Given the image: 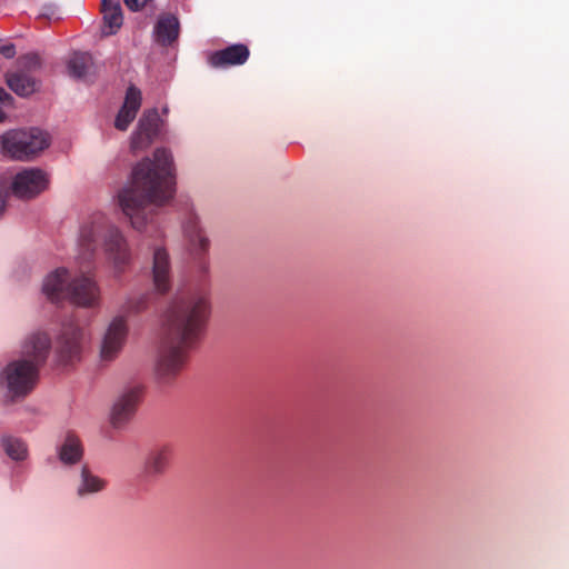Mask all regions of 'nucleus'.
<instances>
[{
  "instance_id": "c85d7f7f",
  "label": "nucleus",
  "mask_w": 569,
  "mask_h": 569,
  "mask_svg": "<svg viewBox=\"0 0 569 569\" xmlns=\"http://www.w3.org/2000/svg\"><path fill=\"white\" fill-rule=\"evenodd\" d=\"M12 100L11 96L8 94L3 88L0 87V101L1 102H10Z\"/></svg>"
},
{
  "instance_id": "7ed1b4c3",
  "label": "nucleus",
  "mask_w": 569,
  "mask_h": 569,
  "mask_svg": "<svg viewBox=\"0 0 569 569\" xmlns=\"http://www.w3.org/2000/svg\"><path fill=\"white\" fill-rule=\"evenodd\" d=\"M99 246L114 274H120L130 263L131 248L121 228L104 212L94 211L79 224L74 259L83 264H92Z\"/></svg>"
},
{
  "instance_id": "4468645a",
  "label": "nucleus",
  "mask_w": 569,
  "mask_h": 569,
  "mask_svg": "<svg viewBox=\"0 0 569 569\" xmlns=\"http://www.w3.org/2000/svg\"><path fill=\"white\" fill-rule=\"evenodd\" d=\"M152 284L159 295L167 293L171 288L170 258L163 248H157L153 252Z\"/></svg>"
},
{
  "instance_id": "7c9ffc66",
  "label": "nucleus",
  "mask_w": 569,
  "mask_h": 569,
  "mask_svg": "<svg viewBox=\"0 0 569 569\" xmlns=\"http://www.w3.org/2000/svg\"><path fill=\"white\" fill-rule=\"evenodd\" d=\"M6 118L4 112L0 109V122H2Z\"/></svg>"
},
{
  "instance_id": "dca6fc26",
  "label": "nucleus",
  "mask_w": 569,
  "mask_h": 569,
  "mask_svg": "<svg viewBox=\"0 0 569 569\" xmlns=\"http://www.w3.org/2000/svg\"><path fill=\"white\" fill-rule=\"evenodd\" d=\"M142 93L141 91L131 86L128 88L124 101L114 119V128L119 131H127L131 122L136 119L137 113L141 107Z\"/></svg>"
},
{
  "instance_id": "9b49d317",
  "label": "nucleus",
  "mask_w": 569,
  "mask_h": 569,
  "mask_svg": "<svg viewBox=\"0 0 569 569\" xmlns=\"http://www.w3.org/2000/svg\"><path fill=\"white\" fill-rule=\"evenodd\" d=\"M73 277V267H58L49 271L42 279L41 291L52 302L67 299Z\"/></svg>"
},
{
  "instance_id": "6e6552de",
  "label": "nucleus",
  "mask_w": 569,
  "mask_h": 569,
  "mask_svg": "<svg viewBox=\"0 0 569 569\" xmlns=\"http://www.w3.org/2000/svg\"><path fill=\"white\" fill-rule=\"evenodd\" d=\"M143 395V386L131 382L124 386L116 397L109 415L112 428L122 429L133 418Z\"/></svg>"
},
{
  "instance_id": "f8f14e48",
  "label": "nucleus",
  "mask_w": 569,
  "mask_h": 569,
  "mask_svg": "<svg viewBox=\"0 0 569 569\" xmlns=\"http://www.w3.org/2000/svg\"><path fill=\"white\" fill-rule=\"evenodd\" d=\"M51 349V340L47 332L34 331L28 335L21 345L19 358H27L39 370L47 360Z\"/></svg>"
},
{
  "instance_id": "412c9836",
  "label": "nucleus",
  "mask_w": 569,
  "mask_h": 569,
  "mask_svg": "<svg viewBox=\"0 0 569 569\" xmlns=\"http://www.w3.org/2000/svg\"><path fill=\"white\" fill-rule=\"evenodd\" d=\"M102 12L104 27L103 34L110 36L116 33L123 23V14L119 2L111 0H102Z\"/></svg>"
},
{
  "instance_id": "c756f323",
  "label": "nucleus",
  "mask_w": 569,
  "mask_h": 569,
  "mask_svg": "<svg viewBox=\"0 0 569 569\" xmlns=\"http://www.w3.org/2000/svg\"><path fill=\"white\" fill-rule=\"evenodd\" d=\"M6 209V197L2 192V190L0 189V216L3 213Z\"/></svg>"
},
{
  "instance_id": "f03ea898",
  "label": "nucleus",
  "mask_w": 569,
  "mask_h": 569,
  "mask_svg": "<svg viewBox=\"0 0 569 569\" xmlns=\"http://www.w3.org/2000/svg\"><path fill=\"white\" fill-rule=\"evenodd\" d=\"M210 315L208 298L201 293L180 297L166 315V340L159 352L156 378L167 386L183 368L189 351L198 343Z\"/></svg>"
},
{
  "instance_id": "1a4fd4ad",
  "label": "nucleus",
  "mask_w": 569,
  "mask_h": 569,
  "mask_svg": "<svg viewBox=\"0 0 569 569\" xmlns=\"http://www.w3.org/2000/svg\"><path fill=\"white\" fill-rule=\"evenodd\" d=\"M129 333L128 319L117 315L106 326L99 343V357L103 362L113 361L121 352Z\"/></svg>"
},
{
  "instance_id": "0eeeda50",
  "label": "nucleus",
  "mask_w": 569,
  "mask_h": 569,
  "mask_svg": "<svg viewBox=\"0 0 569 569\" xmlns=\"http://www.w3.org/2000/svg\"><path fill=\"white\" fill-rule=\"evenodd\" d=\"M50 184L48 172L37 167L23 168L10 182L11 193L21 200H31L43 193Z\"/></svg>"
},
{
  "instance_id": "5701e85b",
  "label": "nucleus",
  "mask_w": 569,
  "mask_h": 569,
  "mask_svg": "<svg viewBox=\"0 0 569 569\" xmlns=\"http://www.w3.org/2000/svg\"><path fill=\"white\" fill-rule=\"evenodd\" d=\"M1 447L6 455L14 462H23L29 458L28 443L13 436H7L1 439Z\"/></svg>"
},
{
  "instance_id": "393cba45",
  "label": "nucleus",
  "mask_w": 569,
  "mask_h": 569,
  "mask_svg": "<svg viewBox=\"0 0 569 569\" xmlns=\"http://www.w3.org/2000/svg\"><path fill=\"white\" fill-rule=\"evenodd\" d=\"M91 66V57L87 53H74L68 62L69 74L77 79H82L88 73Z\"/></svg>"
},
{
  "instance_id": "ddd939ff",
  "label": "nucleus",
  "mask_w": 569,
  "mask_h": 569,
  "mask_svg": "<svg viewBox=\"0 0 569 569\" xmlns=\"http://www.w3.org/2000/svg\"><path fill=\"white\" fill-rule=\"evenodd\" d=\"M82 338L83 331L78 325L70 322L63 327L57 348L61 361L68 362L78 357Z\"/></svg>"
},
{
  "instance_id": "b1692460",
  "label": "nucleus",
  "mask_w": 569,
  "mask_h": 569,
  "mask_svg": "<svg viewBox=\"0 0 569 569\" xmlns=\"http://www.w3.org/2000/svg\"><path fill=\"white\" fill-rule=\"evenodd\" d=\"M170 460V449L161 447L153 450L147 460L146 468L150 475H161L164 472Z\"/></svg>"
},
{
  "instance_id": "20e7f679",
  "label": "nucleus",
  "mask_w": 569,
  "mask_h": 569,
  "mask_svg": "<svg viewBox=\"0 0 569 569\" xmlns=\"http://www.w3.org/2000/svg\"><path fill=\"white\" fill-rule=\"evenodd\" d=\"M39 380V370L27 358H17L0 369V401L13 403L28 397Z\"/></svg>"
},
{
  "instance_id": "4be33fe9",
  "label": "nucleus",
  "mask_w": 569,
  "mask_h": 569,
  "mask_svg": "<svg viewBox=\"0 0 569 569\" xmlns=\"http://www.w3.org/2000/svg\"><path fill=\"white\" fill-rule=\"evenodd\" d=\"M7 83L9 88L20 97H28L39 88V82L23 72L9 73L7 76Z\"/></svg>"
},
{
  "instance_id": "a878e982",
  "label": "nucleus",
  "mask_w": 569,
  "mask_h": 569,
  "mask_svg": "<svg viewBox=\"0 0 569 569\" xmlns=\"http://www.w3.org/2000/svg\"><path fill=\"white\" fill-rule=\"evenodd\" d=\"M152 0H123L124 6L132 12L143 10Z\"/></svg>"
},
{
  "instance_id": "423d86ee",
  "label": "nucleus",
  "mask_w": 569,
  "mask_h": 569,
  "mask_svg": "<svg viewBox=\"0 0 569 569\" xmlns=\"http://www.w3.org/2000/svg\"><path fill=\"white\" fill-rule=\"evenodd\" d=\"M73 277L67 295L72 305L93 309L101 302V288L96 280L91 264H83L73 258Z\"/></svg>"
},
{
  "instance_id": "6ab92c4d",
  "label": "nucleus",
  "mask_w": 569,
  "mask_h": 569,
  "mask_svg": "<svg viewBox=\"0 0 569 569\" xmlns=\"http://www.w3.org/2000/svg\"><path fill=\"white\" fill-rule=\"evenodd\" d=\"M249 57V50L244 44H233L213 53L209 61L213 67H227L242 64Z\"/></svg>"
},
{
  "instance_id": "a211bd4d",
  "label": "nucleus",
  "mask_w": 569,
  "mask_h": 569,
  "mask_svg": "<svg viewBox=\"0 0 569 569\" xmlns=\"http://www.w3.org/2000/svg\"><path fill=\"white\" fill-rule=\"evenodd\" d=\"M107 487V481L94 473L87 466H83L79 472L76 492L80 498H88L102 492Z\"/></svg>"
},
{
  "instance_id": "f257e3e1",
  "label": "nucleus",
  "mask_w": 569,
  "mask_h": 569,
  "mask_svg": "<svg viewBox=\"0 0 569 569\" xmlns=\"http://www.w3.org/2000/svg\"><path fill=\"white\" fill-rule=\"evenodd\" d=\"M173 154L164 147L134 164L129 181L117 193L118 206L130 227L144 232L156 223L159 211L174 193Z\"/></svg>"
},
{
  "instance_id": "bb28decb",
  "label": "nucleus",
  "mask_w": 569,
  "mask_h": 569,
  "mask_svg": "<svg viewBox=\"0 0 569 569\" xmlns=\"http://www.w3.org/2000/svg\"><path fill=\"white\" fill-rule=\"evenodd\" d=\"M0 53L7 58L12 59L16 56V47L9 40H0Z\"/></svg>"
},
{
  "instance_id": "f3484780",
  "label": "nucleus",
  "mask_w": 569,
  "mask_h": 569,
  "mask_svg": "<svg viewBox=\"0 0 569 569\" xmlns=\"http://www.w3.org/2000/svg\"><path fill=\"white\" fill-rule=\"evenodd\" d=\"M189 253L196 260H201L208 252L210 241L196 219H190L183 227Z\"/></svg>"
},
{
  "instance_id": "aec40b11",
  "label": "nucleus",
  "mask_w": 569,
  "mask_h": 569,
  "mask_svg": "<svg viewBox=\"0 0 569 569\" xmlns=\"http://www.w3.org/2000/svg\"><path fill=\"white\" fill-rule=\"evenodd\" d=\"M156 41L162 46L171 44L179 36V21L172 14H163L159 17L154 26Z\"/></svg>"
},
{
  "instance_id": "2f4dec72",
  "label": "nucleus",
  "mask_w": 569,
  "mask_h": 569,
  "mask_svg": "<svg viewBox=\"0 0 569 569\" xmlns=\"http://www.w3.org/2000/svg\"><path fill=\"white\" fill-rule=\"evenodd\" d=\"M162 111H163V113H167L168 112V107H164Z\"/></svg>"
},
{
  "instance_id": "cd10ccee",
  "label": "nucleus",
  "mask_w": 569,
  "mask_h": 569,
  "mask_svg": "<svg viewBox=\"0 0 569 569\" xmlns=\"http://www.w3.org/2000/svg\"><path fill=\"white\" fill-rule=\"evenodd\" d=\"M22 63L28 68H37L40 66V59L37 54L30 53L22 58Z\"/></svg>"
},
{
  "instance_id": "39448f33",
  "label": "nucleus",
  "mask_w": 569,
  "mask_h": 569,
  "mask_svg": "<svg viewBox=\"0 0 569 569\" xmlns=\"http://www.w3.org/2000/svg\"><path fill=\"white\" fill-rule=\"evenodd\" d=\"M50 136L38 129H12L0 137L1 153L16 161H30L50 146Z\"/></svg>"
},
{
  "instance_id": "9d476101",
  "label": "nucleus",
  "mask_w": 569,
  "mask_h": 569,
  "mask_svg": "<svg viewBox=\"0 0 569 569\" xmlns=\"http://www.w3.org/2000/svg\"><path fill=\"white\" fill-rule=\"evenodd\" d=\"M163 122L156 108L144 110L130 136V150L137 153L148 149L159 136Z\"/></svg>"
},
{
  "instance_id": "473e14b6",
  "label": "nucleus",
  "mask_w": 569,
  "mask_h": 569,
  "mask_svg": "<svg viewBox=\"0 0 569 569\" xmlns=\"http://www.w3.org/2000/svg\"><path fill=\"white\" fill-rule=\"evenodd\" d=\"M24 273H26V274H28V273H29V268H28V267H26Z\"/></svg>"
},
{
  "instance_id": "2eb2a0df",
  "label": "nucleus",
  "mask_w": 569,
  "mask_h": 569,
  "mask_svg": "<svg viewBox=\"0 0 569 569\" xmlns=\"http://www.w3.org/2000/svg\"><path fill=\"white\" fill-rule=\"evenodd\" d=\"M56 455L64 467L71 468L78 465L83 458L81 439L74 432L68 431L57 443Z\"/></svg>"
}]
</instances>
